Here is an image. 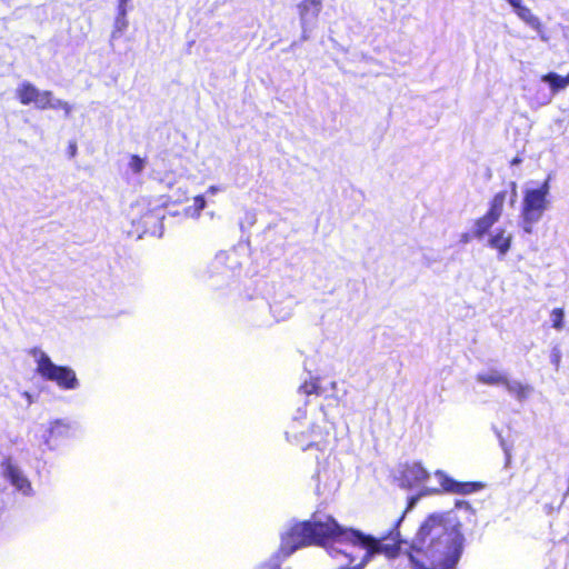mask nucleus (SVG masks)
<instances>
[{
	"instance_id": "nucleus-1",
	"label": "nucleus",
	"mask_w": 569,
	"mask_h": 569,
	"mask_svg": "<svg viewBox=\"0 0 569 569\" xmlns=\"http://www.w3.org/2000/svg\"><path fill=\"white\" fill-rule=\"evenodd\" d=\"M396 528L388 535L376 538L360 530L341 527L331 516L315 513L311 521H303L291 527L287 535V556L298 548L311 543L327 547L331 557L339 556L348 559L347 566L338 569H363L376 555L383 553L395 558L405 542Z\"/></svg>"
},
{
	"instance_id": "nucleus-2",
	"label": "nucleus",
	"mask_w": 569,
	"mask_h": 569,
	"mask_svg": "<svg viewBox=\"0 0 569 569\" xmlns=\"http://www.w3.org/2000/svg\"><path fill=\"white\" fill-rule=\"evenodd\" d=\"M450 513H432L420 526L412 548L422 552L435 566L452 568L462 551L463 537Z\"/></svg>"
},
{
	"instance_id": "nucleus-3",
	"label": "nucleus",
	"mask_w": 569,
	"mask_h": 569,
	"mask_svg": "<svg viewBox=\"0 0 569 569\" xmlns=\"http://www.w3.org/2000/svg\"><path fill=\"white\" fill-rule=\"evenodd\" d=\"M551 176L537 188L527 187L523 192L521 208V228L526 233H532L533 226L540 221L543 213L550 208Z\"/></svg>"
},
{
	"instance_id": "nucleus-4",
	"label": "nucleus",
	"mask_w": 569,
	"mask_h": 569,
	"mask_svg": "<svg viewBox=\"0 0 569 569\" xmlns=\"http://www.w3.org/2000/svg\"><path fill=\"white\" fill-rule=\"evenodd\" d=\"M31 353L37 358V372L49 381H54L60 388L73 390L79 386L76 372L64 366H58L53 363L50 357L34 348Z\"/></svg>"
},
{
	"instance_id": "nucleus-5",
	"label": "nucleus",
	"mask_w": 569,
	"mask_h": 569,
	"mask_svg": "<svg viewBox=\"0 0 569 569\" xmlns=\"http://www.w3.org/2000/svg\"><path fill=\"white\" fill-rule=\"evenodd\" d=\"M321 8V0H303L299 4L298 9L305 39L308 38L307 33L312 31L316 27Z\"/></svg>"
},
{
	"instance_id": "nucleus-6",
	"label": "nucleus",
	"mask_w": 569,
	"mask_h": 569,
	"mask_svg": "<svg viewBox=\"0 0 569 569\" xmlns=\"http://www.w3.org/2000/svg\"><path fill=\"white\" fill-rule=\"evenodd\" d=\"M3 476L23 495H29L32 490L31 483L22 471L14 466L10 459H7L1 465Z\"/></svg>"
},
{
	"instance_id": "nucleus-7",
	"label": "nucleus",
	"mask_w": 569,
	"mask_h": 569,
	"mask_svg": "<svg viewBox=\"0 0 569 569\" xmlns=\"http://www.w3.org/2000/svg\"><path fill=\"white\" fill-rule=\"evenodd\" d=\"M512 234L506 229H497L490 234L488 246L498 251L497 258L502 260L509 252L512 244Z\"/></svg>"
},
{
	"instance_id": "nucleus-8",
	"label": "nucleus",
	"mask_w": 569,
	"mask_h": 569,
	"mask_svg": "<svg viewBox=\"0 0 569 569\" xmlns=\"http://www.w3.org/2000/svg\"><path fill=\"white\" fill-rule=\"evenodd\" d=\"M436 476L439 478L440 483L445 491L452 493H461L468 495L475 492L480 488V483L477 482H458L448 476H446L442 471H437Z\"/></svg>"
},
{
	"instance_id": "nucleus-9",
	"label": "nucleus",
	"mask_w": 569,
	"mask_h": 569,
	"mask_svg": "<svg viewBox=\"0 0 569 569\" xmlns=\"http://www.w3.org/2000/svg\"><path fill=\"white\" fill-rule=\"evenodd\" d=\"M403 482L408 486L420 483L429 478L428 471L420 463H412L407 466L403 470Z\"/></svg>"
},
{
	"instance_id": "nucleus-10",
	"label": "nucleus",
	"mask_w": 569,
	"mask_h": 569,
	"mask_svg": "<svg viewBox=\"0 0 569 569\" xmlns=\"http://www.w3.org/2000/svg\"><path fill=\"white\" fill-rule=\"evenodd\" d=\"M507 378L508 377L505 373L500 372L497 369H490L489 371L480 372L476 377L478 382L488 386H505V382H507Z\"/></svg>"
},
{
	"instance_id": "nucleus-11",
	"label": "nucleus",
	"mask_w": 569,
	"mask_h": 569,
	"mask_svg": "<svg viewBox=\"0 0 569 569\" xmlns=\"http://www.w3.org/2000/svg\"><path fill=\"white\" fill-rule=\"evenodd\" d=\"M505 387L509 393L513 395L519 401H523L532 392V388L529 385H523L517 380H509L505 382Z\"/></svg>"
},
{
	"instance_id": "nucleus-12",
	"label": "nucleus",
	"mask_w": 569,
	"mask_h": 569,
	"mask_svg": "<svg viewBox=\"0 0 569 569\" xmlns=\"http://www.w3.org/2000/svg\"><path fill=\"white\" fill-rule=\"evenodd\" d=\"M39 89L30 82H23L17 89V96L22 104L34 103Z\"/></svg>"
},
{
	"instance_id": "nucleus-13",
	"label": "nucleus",
	"mask_w": 569,
	"mask_h": 569,
	"mask_svg": "<svg viewBox=\"0 0 569 569\" xmlns=\"http://www.w3.org/2000/svg\"><path fill=\"white\" fill-rule=\"evenodd\" d=\"M541 80L550 86L552 92H557L569 86V74L567 77H561L555 72H550L542 76Z\"/></svg>"
},
{
	"instance_id": "nucleus-14",
	"label": "nucleus",
	"mask_w": 569,
	"mask_h": 569,
	"mask_svg": "<svg viewBox=\"0 0 569 569\" xmlns=\"http://www.w3.org/2000/svg\"><path fill=\"white\" fill-rule=\"evenodd\" d=\"M495 223L496 222L487 214L477 219L472 228L473 238L482 239V237L488 233V231Z\"/></svg>"
},
{
	"instance_id": "nucleus-15",
	"label": "nucleus",
	"mask_w": 569,
	"mask_h": 569,
	"mask_svg": "<svg viewBox=\"0 0 569 569\" xmlns=\"http://www.w3.org/2000/svg\"><path fill=\"white\" fill-rule=\"evenodd\" d=\"M517 16L532 28H538L540 26L539 19L531 12V10L527 7H521L516 11Z\"/></svg>"
},
{
	"instance_id": "nucleus-16",
	"label": "nucleus",
	"mask_w": 569,
	"mask_h": 569,
	"mask_svg": "<svg viewBox=\"0 0 569 569\" xmlns=\"http://www.w3.org/2000/svg\"><path fill=\"white\" fill-rule=\"evenodd\" d=\"M299 391L303 392L307 396L321 395V392H322V390L318 383V379H311L310 381H305V383L300 386Z\"/></svg>"
},
{
	"instance_id": "nucleus-17",
	"label": "nucleus",
	"mask_w": 569,
	"mask_h": 569,
	"mask_svg": "<svg viewBox=\"0 0 569 569\" xmlns=\"http://www.w3.org/2000/svg\"><path fill=\"white\" fill-rule=\"evenodd\" d=\"M551 321H552V327L560 331L563 329V319H565V312H563V309L561 308H556L551 311Z\"/></svg>"
},
{
	"instance_id": "nucleus-18",
	"label": "nucleus",
	"mask_w": 569,
	"mask_h": 569,
	"mask_svg": "<svg viewBox=\"0 0 569 569\" xmlns=\"http://www.w3.org/2000/svg\"><path fill=\"white\" fill-rule=\"evenodd\" d=\"M127 27H128L127 18L117 17L116 21H114V29L111 33V40H114V39L121 37V34L124 32Z\"/></svg>"
},
{
	"instance_id": "nucleus-19",
	"label": "nucleus",
	"mask_w": 569,
	"mask_h": 569,
	"mask_svg": "<svg viewBox=\"0 0 569 569\" xmlns=\"http://www.w3.org/2000/svg\"><path fill=\"white\" fill-rule=\"evenodd\" d=\"M50 100H51V91H48V90L40 91L39 90L37 99L34 101V106L41 110L47 109L50 106Z\"/></svg>"
},
{
	"instance_id": "nucleus-20",
	"label": "nucleus",
	"mask_w": 569,
	"mask_h": 569,
	"mask_svg": "<svg viewBox=\"0 0 569 569\" xmlns=\"http://www.w3.org/2000/svg\"><path fill=\"white\" fill-rule=\"evenodd\" d=\"M129 167L132 170V172L140 173V172H142V170L146 167V161H144V159L140 158L139 156L133 154L131 157Z\"/></svg>"
},
{
	"instance_id": "nucleus-21",
	"label": "nucleus",
	"mask_w": 569,
	"mask_h": 569,
	"mask_svg": "<svg viewBox=\"0 0 569 569\" xmlns=\"http://www.w3.org/2000/svg\"><path fill=\"white\" fill-rule=\"evenodd\" d=\"M282 555L278 552L273 556L268 563L263 565L260 569H281Z\"/></svg>"
},
{
	"instance_id": "nucleus-22",
	"label": "nucleus",
	"mask_w": 569,
	"mask_h": 569,
	"mask_svg": "<svg viewBox=\"0 0 569 569\" xmlns=\"http://www.w3.org/2000/svg\"><path fill=\"white\" fill-rule=\"evenodd\" d=\"M506 197H507V192H506V191H500V192H498V193L493 197V199H492V201H491L490 206L496 207V208L503 209V204H505V201H506Z\"/></svg>"
},
{
	"instance_id": "nucleus-23",
	"label": "nucleus",
	"mask_w": 569,
	"mask_h": 569,
	"mask_svg": "<svg viewBox=\"0 0 569 569\" xmlns=\"http://www.w3.org/2000/svg\"><path fill=\"white\" fill-rule=\"evenodd\" d=\"M486 214L497 222L502 214V209L490 206Z\"/></svg>"
},
{
	"instance_id": "nucleus-24",
	"label": "nucleus",
	"mask_w": 569,
	"mask_h": 569,
	"mask_svg": "<svg viewBox=\"0 0 569 569\" xmlns=\"http://www.w3.org/2000/svg\"><path fill=\"white\" fill-rule=\"evenodd\" d=\"M62 107H66V101L61 99H54L53 93L51 92V100L49 108L51 109H61Z\"/></svg>"
},
{
	"instance_id": "nucleus-25",
	"label": "nucleus",
	"mask_w": 569,
	"mask_h": 569,
	"mask_svg": "<svg viewBox=\"0 0 569 569\" xmlns=\"http://www.w3.org/2000/svg\"><path fill=\"white\" fill-rule=\"evenodd\" d=\"M561 360V355L559 349L555 348L551 353V362L556 366V368L559 367Z\"/></svg>"
},
{
	"instance_id": "nucleus-26",
	"label": "nucleus",
	"mask_w": 569,
	"mask_h": 569,
	"mask_svg": "<svg viewBox=\"0 0 569 569\" xmlns=\"http://www.w3.org/2000/svg\"><path fill=\"white\" fill-rule=\"evenodd\" d=\"M194 206H196L198 211H201L202 209H204V207H206L204 197L203 196H197L194 198Z\"/></svg>"
},
{
	"instance_id": "nucleus-27",
	"label": "nucleus",
	"mask_w": 569,
	"mask_h": 569,
	"mask_svg": "<svg viewBox=\"0 0 569 569\" xmlns=\"http://www.w3.org/2000/svg\"><path fill=\"white\" fill-rule=\"evenodd\" d=\"M510 188H511L510 202H511V204H513L517 199V182H515V181L510 182Z\"/></svg>"
},
{
	"instance_id": "nucleus-28",
	"label": "nucleus",
	"mask_w": 569,
	"mask_h": 569,
	"mask_svg": "<svg viewBox=\"0 0 569 569\" xmlns=\"http://www.w3.org/2000/svg\"><path fill=\"white\" fill-rule=\"evenodd\" d=\"M515 10V12L517 10H519L522 6V0H506Z\"/></svg>"
},
{
	"instance_id": "nucleus-29",
	"label": "nucleus",
	"mask_w": 569,
	"mask_h": 569,
	"mask_svg": "<svg viewBox=\"0 0 569 569\" xmlns=\"http://www.w3.org/2000/svg\"><path fill=\"white\" fill-rule=\"evenodd\" d=\"M62 427V423L61 421H56L52 427L50 428V433L51 435H56V433H61L60 431V428Z\"/></svg>"
},
{
	"instance_id": "nucleus-30",
	"label": "nucleus",
	"mask_w": 569,
	"mask_h": 569,
	"mask_svg": "<svg viewBox=\"0 0 569 569\" xmlns=\"http://www.w3.org/2000/svg\"><path fill=\"white\" fill-rule=\"evenodd\" d=\"M472 237V233L465 232L460 236V242L465 244L469 243Z\"/></svg>"
},
{
	"instance_id": "nucleus-31",
	"label": "nucleus",
	"mask_w": 569,
	"mask_h": 569,
	"mask_svg": "<svg viewBox=\"0 0 569 569\" xmlns=\"http://www.w3.org/2000/svg\"><path fill=\"white\" fill-rule=\"evenodd\" d=\"M117 17H123L127 18V9L126 6L119 4L118 6V16Z\"/></svg>"
},
{
	"instance_id": "nucleus-32",
	"label": "nucleus",
	"mask_w": 569,
	"mask_h": 569,
	"mask_svg": "<svg viewBox=\"0 0 569 569\" xmlns=\"http://www.w3.org/2000/svg\"><path fill=\"white\" fill-rule=\"evenodd\" d=\"M62 110H64V113H66V117H69L70 112H71V106L66 101V107H62L61 108Z\"/></svg>"
},
{
	"instance_id": "nucleus-33",
	"label": "nucleus",
	"mask_w": 569,
	"mask_h": 569,
	"mask_svg": "<svg viewBox=\"0 0 569 569\" xmlns=\"http://www.w3.org/2000/svg\"><path fill=\"white\" fill-rule=\"evenodd\" d=\"M218 191H219V188H218V187H216V186H211V187L208 189L207 193H209V194H214V193H216V192H218Z\"/></svg>"
},
{
	"instance_id": "nucleus-34",
	"label": "nucleus",
	"mask_w": 569,
	"mask_h": 569,
	"mask_svg": "<svg viewBox=\"0 0 569 569\" xmlns=\"http://www.w3.org/2000/svg\"><path fill=\"white\" fill-rule=\"evenodd\" d=\"M521 161H522L521 158L516 157V158L512 159L511 164L512 166H517V164L521 163Z\"/></svg>"
},
{
	"instance_id": "nucleus-35",
	"label": "nucleus",
	"mask_w": 569,
	"mask_h": 569,
	"mask_svg": "<svg viewBox=\"0 0 569 569\" xmlns=\"http://www.w3.org/2000/svg\"><path fill=\"white\" fill-rule=\"evenodd\" d=\"M76 152H77V146L76 144H71L70 146V154H71V157H73L76 154Z\"/></svg>"
},
{
	"instance_id": "nucleus-36",
	"label": "nucleus",
	"mask_w": 569,
	"mask_h": 569,
	"mask_svg": "<svg viewBox=\"0 0 569 569\" xmlns=\"http://www.w3.org/2000/svg\"><path fill=\"white\" fill-rule=\"evenodd\" d=\"M23 396L27 398L29 405L32 403V397L29 392H24Z\"/></svg>"
},
{
	"instance_id": "nucleus-37",
	"label": "nucleus",
	"mask_w": 569,
	"mask_h": 569,
	"mask_svg": "<svg viewBox=\"0 0 569 569\" xmlns=\"http://www.w3.org/2000/svg\"><path fill=\"white\" fill-rule=\"evenodd\" d=\"M501 446H502V448H503V450H505V452L507 455V458L509 459V451H508V449L505 446V440L503 439H501Z\"/></svg>"
},
{
	"instance_id": "nucleus-38",
	"label": "nucleus",
	"mask_w": 569,
	"mask_h": 569,
	"mask_svg": "<svg viewBox=\"0 0 569 569\" xmlns=\"http://www.w3.org/2000/svg\"><path fill=\"white\" fill-rule=\"evenodd\" d=\"M281 545H280V552L283 550V540H284V535H281Z\"/></svg>"
},
{
	"instance_id": "nucleus-39",
	"label": "nucleus",
	"mask_w": 569,
	"mask_h": 569,
	"mask_svg": "<svg viewBox=\"0 0 569 569\" xmlns=\"http://www.w3.org/2000/svg\"><path fill=\"white\" fill-rule=\"evenodd\" d=\"M129 0H119V4L126 6Z\"/></svg>"
}]
</instances>
